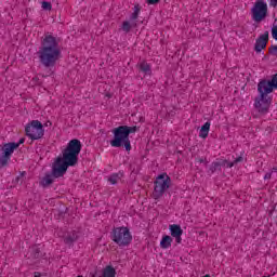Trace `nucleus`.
Returning <instances> with one entry per match:
<instances>
[{
  "label": "nucleus",
  "instance_id": "1",
  "mask_svg": "<svg viewBox=\"0 0 277 277\" xmlns=\"http://www.w3.org/2000/svg\"><path fill=\"white\" fill-rule=\"evenodd\" d=\"M81 141L74 138L69 141L66 148L62 151L63 157H57L52 166V173H47L40 181L41 187H50L53 185V179H61L68 168H75L79 163V155L81 153Z\"/></svg>",
  "mask_w": 277,
  "mask_h": 277
},
{
  "label": "nucleus",
  "instance_id": "2",
  "mask_svg": "<svg viewBox=\"0 0 277 277\" xmlns=\"http://www.w3.org/2000/svg\"><path fill=\"white\" fill-rule=\"evenodd\" d=\"M62 39L53 37L47 32L41 41V48L38 51V57L44 68H54V66L62 60V47L60 42Z\"/></svg>",
  "mask_w": 277,
  "mask_h": 277
},
{
  "label": "nucleus",
  "instance_id": "3",
  "mask_svg": "<svg viewBox=\"0 0 277 277\" xmlns=\"http://www.w3.org/2000/svg\"><path fill=\"white\" fill-rule=\"evenodd\" d=\"M140 127L133 126H119L113 130L114 138L110 141L113 148H121L123 146L127 153H131V140H129L130 133H137Z\"/></svg>",
  "mask_w": 277,
  "mask_h": 277
},
{
  "label": "nucleus",
  "instance_id": "4",
  "mask_svg": "<svg viewBox=\"0 0 277 277\" xmlns=\"http://www.w3.org/2000/svg\"><path fill=\"white\" fill-rule=\"evenodd\" d=\"M170 185H172V179L169 177L168 173L159 174L154 181V192L151 194L154 200L163 198V194L170 189Z\"/></svg>",
  "mask_w": 277,
  "mask_h": 277
},
{
  "label": "nucleus",
  "instance_id": "5",
  "mask_svg": "<svg viewBox=\"0 0 277 277\" xmlns=\"http://www.w3.org/2000/svg\"><path fill=\"white\" fill-rule=\"evenodd\" d=\"M111 239L119 248H124L131 245L133 236L129 230V227H115L111 232Z\"/></svg>",
  "mask_w": 277,
  "mask_h": 277
},
{
  "label": "nucleus",
  "instance_id": "6",
  "mask_svg": "<svg viewBox=\"0 0 277 277\" xmlns=\"http://www.w3.org/2000/svg\"><path fill=\"white\" fill-rule=\"evenodd\" d=\"M27 137L34 140H42L44 137V126L39 120H32L25 128Z\"/></svg>",
  "mask_w": 277,
  "mask_h": 277
},
{
  "label": "nucleus",
  "instance_id": "7",
  "mask_svg": "<svg viewBox=\"0 0 277 277\" xmlns=\"http://www.w3.org/2000/svg\"><path fill=\"white\" fill-rule=\"evenodd\" d=\"M18 148V144L15 142H10L3 144L0 148V168H6L8 163H10V159H12V155Z\"/></svg>",
  "mask_w": 277,
  "mask_h": 277
},
{
  "label": "nucleus",
  "instance_id": "8",
  "mask_svg": "<svg viewBox=\"0 0 277 277\" xmlns=\"http://www.w3.org/2000/svg\"><path fill=\"white\" fill-rule=\"evenodd\" d=\"M252 18L255 23H261L264 18H267V3L265 0H258L251 9Z\"/></svg>",
  "mask_w": 277,
  "mask_h": 277
},
{
  "label": "nucleus",
  "instance_id": "9",
  "mask_svg": "<svg viewBox=\"0 0 277 277\" xmlns=\"http://www.w3.org/2000/svg\"><path fill=\"white\" fill-rule=\"evenodd\" d=\"M272 105V97L267 95H260L254 100V107L259 111V114H267L269 111V107Z\"/></svg>",
  "mask_w": 277,
  "mask_h": 277
},
{
  "label": "nucleus",
  "instance_id": "10",
  "mask_svg": "<svg viewBox=\"0 0 277 277\" xmlns=\"http://www.w3.org/2000/svg\"><path fill=\"white\" fill-rule=\"evenodd\" d=\"M267 42H269V31L266 30L264 34L260 35L259 38L255 40V53H261L262 51H264V49H267Z\"/></svg>",
  "mask_w": 277,
  "mask_h": 277
},
{
  "label": "nucleus",
  "instance_id": "11",
  "mask_svg": "<svg viewBox=\"0 0 277 277\" xmlns=\"http://www.w3.org/2000/svg\"><path fill=\"white\" fill-rule=\"evenodd\" d=\"M258 92L263 98L267 96V94H272V92H274V87H272L269 80L263 79L258 83Z\"/></svg>",
  "mask_w": 277,
  "mask_h": 277
},
{
  "label": "nucleus",
  "instance_id": "12",
  "mask_svg": "<svg viewBox=\"0 0 277 277\" xmlns=\"http://www.w3.org/2000/svg\"><path fill=\"white\" fill-rule=\"evenodd\" d=\"M169 230L171 233V237H174L176 243H181L183 241V228H181V225L173 224L169 226Z\"/></svg>",
  "mask_w": 277,
  "mask_h": 277
},
{
  "label": "nucleus",
  "instance_id": "13",
  "mask_svg": "<svg viewBox=\"0 0 277 277\" xmlns=\"http://www.w3.org/2000/svg\"><path fill=\"white\" fill-rule=\"evenodd\" d=\"M79 239V236L77 235L76 232L69 233L67 236L64 237V243L67 246H72L75 241Z\"/></svg>",
  "mask_w": 277,
  "mask_h": 277
},
{
  "label": "nucleus",
  "instance_id": "14",
  "mask_svg": "<svg viewBox=\"0 0 277 277\" xmlns=\"http://www.w3.org/2000/svg\"><path fill=\"white\" fill-rule=\"evenodd\" d=\"M171 246H172V237L169 235L162 236V239L160 241V248H162V250H168V248H170Z\"/></svg>",
  "mask_w": 277,
  "mask_h": 277
},
{
  "label": "nucleus",
  "instance_id": "15",
  "mask_svg": "<svg viewBox=\"0 0 277 277\" xmlns=\"http://www.w3.org/2000/svg\"><path fill=\"white\" fill-rule=\"evenodd\" d=\"M211 129V123L210 122H206L199 132V137H202V140H207V137H209V131Z\"/></svg>",
  "mask_w": 277,
  "mask_h": 277
},
{
  "label": "nucleus",
  "instance_id": "16",
  "mask_svg": "<svg viewBox=\"0 0 277 277\" xmlns=\"http://www.w3.org/2000/svg\"><path fill=\"white\" fill-rule=\"evenodd\" d=\"M30 256L31 259H42V251L38 246L35 245L30 248Z\"/></svg>",
  "mask_w": 277,
  "mask_h": 277
},
{
  "label": "nucleus",
  "instance_id": "17",
  "mask_svg": "<svg viewBox=\"0 0 277 277\" xmlns=\"http://www.w3.org/2000/svg\"><path fill=\"white\" fill-rule=\"evenodd\" d=\"M122 176H124V174L122 172L119 173H113L109 177H108V183H110L111 185H116L118 183V181H120V179H122Z\"/></svg>",
  "mask_w": 277,
  "mask_h": 277
},
{
  "label": "nucleus",
  "instance_id": "18",
  "mask_svg": "<svg viewBox=\"0 0 277 277\" xmlns=\"http://www.w3.org/2000/svg\"><path fill=\"white\" fill-rule=\"evenodd\" d=\"M102 277H116V268L113 266H106Z\"/></svg>",
  "mask_w": 277,
  "mask_h": 277
},
{
  "label": "nucleus",
  "instance_id": "19",
  "mask_svg": "<svg viewBox=\"0 0 277 277\" xmlns=\"http://www.w3.org/2000/svg\"><path fill=\"white\" fill-rule=\"evenodd\" d=\"M138 68L142 72H145V75H149L150 72V65L147 64L146 61H142L140 64H138Z\"/></svg>",
  "mask_w": 277,
  "mask_h": 277
},
{
  "label": "nucleus",
  "instance_id": "20",
  "mask_svg": "<svg viewBox=\"0 0 277 277\" xmlns=\"http://www.w3.org/2000/svg\"><path fill=\"white\" fill-rule=\"evenodd\" d=\"M135 25H137L136 23L131 24V22L129 21H124L121 25V29L122 31H124L126 34H129V31H131L132 27H135Z\"/></svg>",
  "mask_w": 277,
  "mask_h": 277
},
{
  "label": "nucleus",
  "instance_id": "21",
  "mask_svg": "<svg viewBox=\"0 0 277 277\" xmlns=\"http://www.w3.org/2000/svg\"><path fill=\"white\" fill-rule=\"evenodd\" d=\"M142 11V6H140V4H136L134 6V12L131 15V21H137V18L140 17V12Z\"/></svg>",
  "mask_w": 277,
  "mask_h": 277
},
{
  "label": "nucleus",
  "instance_id": "22",
  "mask_svg": "<svg viewBox=\"0 0 277 277\" xmlns=\"http://www.w3.org/2000/svg\"><path fill=\"white\" fill-rule=\"evenodd\" d=\"M222 172V168L220 167V162L216 161V162H212L211 166H210V172L211 174H215V172Z\"/></svg>",
  "mask_w": 277,
  "mask_h": 277
},
{
  "label": "nucleus",
  "instance_id": "23",
  "mask_svg": "<svg viewBox=\"0 0 277 277\" xmlns=\"http://www.w3.org/2000/svg\"><path fill=\"white\" fill-rule=\"evenodd\" d=\"M241 162H243V156H239L233 162L227 163V168H233L234 166H237V163H241Z\"/></svg>",
  "mask_w": 277,
  "mask_h": 277
},
{
  "label": "nucleus",
  "instance_id": "24",
  "mask_svg": "<svg viewBox=\"0 0 277 277\" xmlns=\"http://www.w3.org/2000/svg\"><path fill=\"white\" fill-rule=\"evenodd\" d=\"M52 9H53V5L51 4V2H47V1L42 2V10H47L48 12H51Z\"/></svg>",
  "mask_w": 277,
  "mask_h": 277
},
{
  "label": "nucleus",
  "instance_id": "25",
  "mask_svg": "<svg viewBox=\"0 0 277 277\" xmlns=\"http://www.w3.org/2000/svg\"><path fill=\"white\" fill-rule=\"evenodd\" d=\"M268 54L274 55L275 57H277V45H271L268 48Z\"/></svg>",
  "mask_w": 277,
  "mask_h": 277
},
{
  "label": "nucleus",
  "instance_id": "26",
  "mask_svg": "<svg viewBox=\"0 0 277 277\" xmlns=\"http://www.w3.org/2000/svg\"><path fill=\"white\" fill-rule=\"evenodd\" d=\"M272 36L274 38V40H277V25H273L272 27Z\"/></svg>",
  "mask_w": 277,
  "mask_h": 277
},
{
  "label": "nucleus",
  "instance_id": "27",
  "mask_svg": "<svg viewBox=\"0 0 277 277\" xmlns=\"http://www.w3.org/2000/svg\"><path fill=\"white\" fill-rule=\"evenodd\" d=\"M219 162V164H220V168H228V163H230V162H228V160H221V161H217Z\"/></svg>",
  "mask_w": 277,
  "mask_h": 277
},
{
  "label": "nucleus",
  "instance_id": "28",
  "mask_svg": "<svg viewBox=\"0 0 277 277\" xmlns=\"http://www.w3.org/2000/svg\"><path fill=\"white\" fill-rule=\"evenodd\" d=\"M161 0H146V3L148 5H157V3H159Z\"/></svg>",
  "mask_w": 277,
  "mask_h": 277
},
{
  "label": "nucleus",
  "instance_id": "29",
  "mask_svg": "<svg viewBox=\"0 0 277 277\" xmlns=\"http://www.w3.org/2000/svg\"><path fill=\"white\" fill-rule=\"evenodd\" d=\"M269 179H272V172H268L264 175L265 181H269Z\"/></svg>",
  "mask_w": 277,
  "mask_h": 277
},
{
  "label": "nucleus",
  "instance_id": "30",
  "mask_svg": "<svg viewBox=\"0 0 277 277\" xmlns=\"http://www.w3.org/2000/svg\"><path fill=\"white\" fill-rule=\"evenodd\" d=\"M271 6L277 8V0H271Z\"/></svg>",
  "mask_w": 277,
  "mask_h": 277
},
{
  "label": "nucleus",
  "instance_id": "31",
  "mask_svg": "<svg viewBox=\"0 0 277 277\" xmlns=\"http://www.w3.org/2000/svg\"><path fill=\"white\" fill-rule=\"evenodd\" d=\"M15 144H18V147H19L21 144H25V138H21V140L18 141V143H15Z\"/></svg>",
  "mask_w": 277,
  "mask_h": 277
},
{
  "label": "nucleus",
  "instance_id": "32",
  "mask_svg": "<svg viewBox=\"0 0 277 277\" xmlns=\"http://www.w3.org/2000/svg\"><path fill=\"white\" fill-rule=\"evenodd\" d=\"M34 276H35V277H41V276H42V273H40V272H35Z\"/></svg>",
  "mask_w": 277,
  "mask_h": 277
},
{
  "label": "nucleus",
  "instance_id": "33",
  "mask_svg": "<svg viewBox=\"0 0 277 277\" xmlns=\"http://www.w3.org/2000/svg\"><path fill=\"white\" fill-rule=\"evenodd\" d=\"M90 276L91 277H103V276H96V274H92V273H90Z\"/></svg>",
  "mask_w": 277,
  "mask_h": 277
},
{
  "label": "nucleus",
  "instance_id": "34",
  "mask_svg": "<svg viewBox=\"0 0 277 277\" xmlns=\"http://www.w3.org/2000/svg\"><path fill=\"white\" fill-rule=\"evenodd\" d=\"M205 161H207V159H199V163H205Z\"/></svg>",
  "mask_w": 277,
  "mask_h": 277
},
{
  "label": "nucleus",
  "instance_id": "35",
  "mask_svg": "<svg viewBox=\"0 0 277 277\" xmlns=\"http://www.w3.org/2000/svg\"><path fill=\"white\" fill-rule=\"evenodd\" d=\"M273 171H274V172H277V168H276V167H275V168H273Z\"/></svg>",
  "mask_w": 277,
  "mask_h": 277
},
{
  "label": "nucleus",
  "instance_id": "36",
  "mask_svg": "<svg viewBox=\"0 0 277 277\" xmlns=\"http://www.w3.org/2000/svg\"><path fill=\"white\" fill-rule=\"evenodd\" d=\"M202 277H211V275L207 274V275H205V276H202Z\"/></svg>",
  "mask_w": 277,
  "mask_h": 277
},
{
  "label": "nucleus",
  "instance_id": "37",
  "mask_svg": "<svg viewBox=\"0 0 277 277\" xmlns=\"http://www.w3.org/2000/svg\"><path fill=\"white\" fill-rule=\"evenodd\" d=\"M77 277H83V276L79 275V276H77Z\"/></svg>",
  "mask_w": 277,
  "mask_h": 277
}]
</instances>
